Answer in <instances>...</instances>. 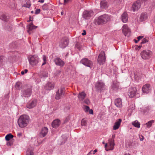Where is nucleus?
Returning a JSON list of instances; mask_svg holds the SVG:
<instances>
[{"mask_svg": "<svg viewBox=\"0 0 155 155\" xmlns=\"http://www.w3.org/2000/svg\"><path fill=\"white\" fill-rule=\"evenodd\" d=\"M54 61L56 65L60 67L63 66L64 64V62L59 58H55L54 60Z\"/></svg>", "mask_w": 155, "mask_h": 155, "instance_id": "nucleus-17", "label": "nucleus"}, {"mask_svg": "<svg viewBox=\"0 0 155 155\" xmlns=\"http://www.w3.org/2000/svg\"><path fill=\"white\" fill-rule=\"evenodd\" d=\"M30 121L29 117L26 115L21 116L18 120V124L20 127L24 128L28 124Z\"/></svg>", "mask_w": 155, "mask_h": 155, "instance_id": "nucleus-1", "label": "nucleus"}, {"mask_svg": "<svg viewBox=\"0 0 155 155\" xmlns=\"http://www.w3.org/2000/svg\"><path fill=\"white\" fill-rule=\"evenodd\" d=\"M138 41L135 40V42L136 43H137L138 42Z\"/></svg>", "mask_w": 155, "mask_h": 155, "instance_id": "nucleus-62", "label": "nucleus"}, {"mask_svg": "<svg viewBox=\"0 0 155 155\" xmlns=\"http://www.w3.org/2000/svg\"><path fill=\"white\" fill-rule=\"evenodd\" d=\"M113 129L114 130H116V122L114 123V125L113 127Z\"/></svg>", "mask_w": 155, "mask_h": 155, "instance_id": "nucleus-46", "label": "nucleus"}, {"mask_svg": "<svg viewBox=\"0 0 155 155\" xmlns=\"http://www.w3.org/2000/svg\"><path fill=\"white\" fill-rule=\"evenodd\" d=\"M60 124L61 121L59 120L56 119L53 121L52 125L54 128H56L59 126Z\"/></svg>", "mask_w": 155, "mask_h": 155, "instance_id": "nucleus-21", "label": "nucleus"}, {"mask_svg": "<svg viewBox=\"0 0 155 155\" xmlns=\"http://www.w3.org/2000/svg\"><path fill=\"white\" fill-rule=\"evenodd\" d=\"M90 109L89 107L88 106H85V111L86 112H88L89 110Z\"/></svg>", "mask_w": 155, "mask_h": 155, "instance_id": "nucleus-41", "label": "nucleus"}, {"mask_svg": "<svg viewBox=\"0 0 155 155\" xmlns=\"http://www.w3.org/2000/svg\"><path fill=\"white\" fill-rule=\"evenodd\" d=\"M48 132V128L46 127H44L42 128L40 132L39 136L41 137H44L46 136Z\"/></svg>", "mask_w": 155, "mask_h": 155, "instance_id": "nucleus-16", "label": "nucleus"}, {"mask_svg": "<svg viewBox=\"0 0 155 155\" xmlns=\"http://www.w3.org/2000/svg\"><path fill=\"white\" fill-rule=\"evenodd\" d=\"M21 84L19 82H17L15 85V87L17 89H19L20 87Z\"/></svg>", "mask_w": 155, "mask_h": 155, "instance_id": "nucleus-37", "label": "nucleus"}, {"mask_svg": "<svg viewBox=\"0 0 155 155\" xmlns=\"http://www.w3.org/2000/svg\"><path fill=\"white\" fill-rule=\"evenodd\" d=\"M151 89L150 85L149 84H146L143 86L142 87V90L144 93H148Z\"/></svg>", "mask_w": 155, "mask_h": 155, "instance_id": "nucleus-18", "label": "nucleus"}, {"mask_svg": "<svg viewBox=\"0 0 155 155\" xmlns=\"http://www.w3.org/2000/svg\"><path fill=\"white\" fill-rule=\"evenodd\" d=\"M86 124L87 120L84 119H82L81 123V125L83 126H86Z\"/></svg>", "mask_w": 155, "mask_h": 155, "instance_id": "nucleus-33", "label": "nucleus"}, {"mask_svg": "<svg viewBox=\"0 0 155 155\" xmlns=\"http://www.w3.org/2000/svg\"><path fill=\"white\" fill-rule=\"evenodd\" d=\"M3 56L0 55V66L2 65V62L3 61Z\"/></svg>", "mask_w": 155, "mask_h": 155, "instance_id": "nucleus-42", "label": "nucleus"}, {"mask_svg": "<svg viewBox=\"0 0 155 155\" xmlns=\"http://www.w3.org/2000/svg\"><path fill=\"white\" fill-rule=\"evenodd\" d=\"M92 151H91L90 152L87 154V155H91L92 154V153H91Z\"/></svg>", "mask_w": 155, "mask_h": 155, "instance_id": "nucleus-54", "label": "nucleus"}, {"mask_svg": "<svg viewBox=\"0 0 155 155\" xmlns=\"http://www.w3.org/2000/svg\"><path fill=\"white\" fill-rule=\"evenodd\" d=\"M86 34V32L85 30L84 31V32L82 33V35H85Z\"/></svg>", "mask_w": 155, "mask_h": 155, "instance_id": "nucleus-51", "label": "nucleus"}, {"mask_svg": "<svg viewBox=\"0 0 155 155\" xmlns=\"http://www.w3.org/2000/svg\"><path fill=\"white\" fill-rule=\"evenodd\" d=\"M54 83L48 82L45 86V89L47 90H50L54 88Z\"/></svg>", "mask_w": 155, "mask_h": 155, "instance_id": "nucleus-19", "label": "nucleus"}, {"mask_svg": "<svg viewBox=\"0 0 155 155\" xmlns=\"http://www.w3.org/2000/svg\"><path fill=\"white\" fill-rule=\"evenodd\" d=\"M101 7L102 9H106L108 7L107 2L105 0L101 1L100 3Z\"/></svg>", "mask_w": 155, "mask_h": 155, "instance_id": "nucleus-23", "label": "nucleus"}, {"mask_svg": "<svg viewBox=\"0 0 155 155\" xmlns=\"http://www.w3.org/2000/svg\"><path fill=\"white\" fill-rule=\"evenodd\" d=\"M105 60L106 58L104 52L101 51L98 58V62L100 64H103L105 63Z\"/></svg>", "mask_w": 155, "mask_h": 155, "instance_id": "nucleus-7", "label": "nucleus"}, {"mask_svg": "<svg viewBox=\"0 0 155 155\" xmlns=\"http://www.w3.org/2000/svg\"><path fill=\"white\" fill-rule=\"evenodd\" d=\"M147 18V15L146 13H142L140 17V21H143Z\"/></svg>", "mask_w": 155, "mask_h": 155, "instance_id": "nucleus-24", "label": "nucleus"}, {"mask_svg": "<svg viewBox=\"0 0 155 155\" xmlns=\"http://www.w3.org/2000/svg\"><path fill=\"white\" fill-rule=\"evenodd\" d=\"M13 136L11 134L7 135L5 137V140H6L8 141L11 139L13 138Z\"/></svg>", "mask_w": 155, "mask_h": 155, "instance_id": "nucleus-30", "label": "nucleus"}, {"mask_svg": "<svg viewBox=\"0 0 155 155\" xmlns=\"http://www.w3.org/2000/svg\"><path fill=\"white\" fill-rule=\"evenodd\" d=\"M28 27V32L29 34H30L31 33L30 32L32 30L36 29L37 27V26L34 25L33 23H31L29 24Z\"/></svg>", "mask_w": 155, "mask_h": 155, "instance_id": "nucleus-26", "label": "nucleus"}, {"mask_svg": "<svg viewBox=\"0 0 155 155\" xmlns=\"http://www.w3.org/2000/svg\"><path fill=\"white\" fill-rule=\"evenodd\" d=\"M113 87L114 88H115V87H116V86H115V85L114 84V82L113 83Z\"/></svg>", "mask_w": 155, "mask_h": 155, "instance_id": "nucleus-58", "label": "nucleus"}, {"mask_svg": "<svg viewBox=\"0 0 155 155\" xmlns=\"http://www.w3.org/2000/svg\"><path fill=\"white\" fill-rule=\"evenodd\" d=\"M143 37L142 36H140L138 37L137 38L138 41H139L140 39L143 38Z\"/></svg>", "mask_w": 155, "mask_h": 155, "instance_id": "nucleus-45", "label": "nucleus"}, {"mask_svg": "<svg viewBox=\"0 0 155 155\" xmlns=\"http://www.w3.org/2000/svg\"><path fill=\"white\" fill-rule=\"evenodd\" d=\"M141 138L140 137V140L142 141L143 140L144 137H143L142 135L141 136Z\"/></svg>", "mask_w": 155, "mask_h": 155, "instance_id": "nucleus-50", "label": "nucleus"}, {"mask_svg": "<svg viewBox=\"0 0 155 155\" xmlns=\"http://www.w3.org/2000/svg\"><path fill=\"white\" fill-rule=\"evenodd\" d=\"M124 155H131L129 153H126Z\"/></svg>", "mask_w": 155, "mask_h": 155, "instance_id": "nucleus-60", "label": "nucleus"}, {"mask_svg": "<svg viewBox=\"0 0 155 155\" xmlns=\"http://www.w3.org/2000/svg\"><path fill=\"white\" fill-rule=\"evenodd\" d=\"M86 94L84 92H82L79 93L78 97V99L81 101L83 100L86 97Z\"/></svg>", "mask_w": 155, "mask_h": 155, "instance_id": "nucleus-25", "label": "nucleus"}, {"mask_svg": "<svg viewBox=\"0 0 155 155\" xmlns=\"http://www.w3.org/2000/svg\"><path fill=\"white\" fill-rule=\"evenodd\" d=\"M29 61L32 66L35 65L38 62L39 58L36 55H32L29 59Z\"/></svg>", "mask_w": 155, "mask_h": 155, "instance_id": "nucleus-6", "label": "nucleus"}, {"mask_svg": "<svg viewBox=\"0 0 155 155\" xmlns=\"http://www.w3.org/2000/svg\"><path fill=\"white\" fill-rule=\"evenodd\" d=\"M84 102L87 104H88L89 103V100L88 99H86L84 100Z\"/></svg>", "mask_w": 155, "mask_h": 155, "instance_id": "nucleus-47", "label": "nucleus"}, {"mask_svg": "<svg viewBox=\"0 0 155 155\" xmlns=\"http://www.w3.org/2000/svg\"><path fill=\"white\" fill-rule=\"evenodd\" d=\"M121 121L122 120L121 119H119L117 121V129L119 128Z\"/></svg>", "mask_w": 155, "mask_h": 155, "instance_id": "nucleus-34", "label": "nucleus"}, {"mask_svg": "<svg viewBox=\"0 0 155 155\" xmlns=\"http://www.w3.org/2000/svg\"><path fill=\"white\" fill-rule=\"evenodd\" d=\"M61 15H63L64 14V12L63 11H62L61 13Z\"/></svg>", "mask_w": 155, "mask_h": 155, "instance_id": "nucleus-59", "label": "nucleus"}, {"mask_svg": "<svg viewBox=\"0 0 155 155\" xmlns=\"http://www.w3.org/2000/svg\"><path fill=\"white\" fill-rule=\"evenodd\" d=\"M97 150H95L94 151H93V152H94V153H93V154H95V153H96L97 152Z\"/></svg>", "mask_w": 155, "mask_h": 155, "instance_id": "nucleus-57", "label": "nucleus"}, {"mask_svg": "<svg viewBox=\"0 0 155 155\" xmlns=\"http://www.w3.org/2000/svg\"><path fill=\"white\" fill-rule=\"evenodd\" d=\"M42 76L44 78H46L48 76V73L47 72L45 71L42 73Z\"/></svg>", "mask_w": 155, "mask_h": 155, "instance_id": "nucleus-40", "label": "nucleus"}, {"mask_svg": "<svg viewBox=\"0 0 155 155\" xmlns=\"http://www.w3.org/2000/svg\"><path fill=\"white\" fill-rule=\"evenodd\" d=\"M65 91V89L63 87L59 89L56 92L55 97L56 99L59 100L62 98L64 95Z\"/></svg>", "mask_w": 155, "mask_h": 155, "instance_id": "nucleus-5", "label": "nucleus"}, {"mask_svg": "<svg viewBox=\"0 0 155 155\" xmlns=\"http://www.w3.org/2000/svg\"><path fill=\"white\" fill-rule=\"evenodd\" d=\"M21 74L22 75H23L25 73V72H24V71H21Z\"/></svg>", "mask_w": 155, "mask_h": 155, "instance_id": "nucleus-56", "label": "nucleus"}, {"mask_svg": "<svg viewBox=\"0 0 155 155\" xmlns=\"http://www.w3.org/2000/svg\"><path fill=\"white\" fill-rule=\"evenodd\" d=\"M89 113L90 114H93V111L92 109H89Z\"/></svg>", "mask_w": 155, "mask_h": 155, "instance_id": "nucleus-44", "label": "nucleus"}, {"mask_svg": "<svg viewBox=\"0 0 155 155\" xmlns=\"http://www.w3.org/2000/svg\"><path fill=\"white\" fill-rule=\"evenodd\" d=\"M44 0H39L38 2H39L42 3L44 2Z\"/></svg>", "mask_w": 155, "mask_h": 155, "instance_id": "nucleus-52", "label": "nucleus"}, {"mask_svg": "<svg viewBox=\"0 0 155 155\" xmlns=\"http://www.w3.org/2000/svg\"><path fill=\"white\" fill-rule=\"evenodd\" d=\"M69 40L67 38H62L59 43V46L61 48H64L67 46L68 45Z\"/></svg>", "mask_w": 155, "mask_h": 155, "instance_id": "nucleus-10", "label": "nucleus"}, {"mask_svg": "<svg viewBox=\"0 0 155 155\" xmlns=\"http://www.w3.org/2000/svg\"><path fill=\"white\" fill-rule=\"evenodd\" d=\"M0 18L5 21H7L8 19V17H7L5 15L3 14L1 16Z\"/></svg>", "mask_w": 155, "mask_h": 155, "instance_id": "nucleus-29", "label": "nucleus"}, {"mask_svg": "<svg viewBox=\"0 0 155 155\" xmlns=\"http://www.w3.org/2000/svg\"><path fill=\"white\" fill-rule=\"evenodd\" d=\"M83 17L85 19H89L93 15V12L92 11H85L83 12Z\"/></svg>", "mask_w": 155, "mask_h": 155, "instance_id": "nucleus-15", "label": "nucleus"}, {"mask_svg": "<svg viewBox=\"0 0 155 155\" xmlns=\"http://www.w3.org/2000/svg\"><path fill=\"white\" fill-rule=\"evenodd\" d=\"M132 124L135 127L139 128L140 127V124L137 120H135L132 123Z\"/></svg>", "mask_w": 155, "mask_h": 155, "instance_id": "nucleus-28", "label": "nucleus"}, {"mask_svg": "<svg viewBox=\"0 0 155 155\" xmlns=\"http://www.w3.org/2000/svg\"><path fill=\"white\" fill-rule=\"evenodd\" d=\"M153 120H150L146 124L147 127H151L152 124L153 123Z\"/></svg>", "mask_w": 155, "mask_h": 155, "instance_id": "nucleus-32", "label": "nucleus"}, {"mask_svg": "<svg viewBox=\"0 0 155 155\" xmlns=\"http://www.w3.org/2000/svg\"><path fill=\"white\" fill-rule=\"evenodd\" d=\"M128 16L126 12L124 13L121 15V19L124 23H126L128 20Z\"/></svg>", "mask_w": 155, "mask_h": 155, "instance_id": "nucleus-22", "label": "nucleus"}, {"mask_svg": "<svg viewBox=\"0 0 155 155\" xmlns=\"http://www.w3.org/2000/svg\"><path fill=\"white\" fill-rule=\"evenodd\" d=\"M102 143H103V144H104V143H105L104 141H103L102 142Z\"/></svg>", "mask_w": 155, "mask_h": 155, "instance_id": "nucleus-64", "label": "nucleus"}, {"mask_svg": "<svg viewBox=\"0 0 155 155\" xmlns=\"http://www.w3.org/2000/svg\"><path fill=\"white\" fill-rule=\"evenodd\" d=\"M31 90L30 88H25L22 90L21 96L28 97L31 95Z\"/></svg>", "mask_w": 155, "mask_h": 155, "instance_id": "nucleus-8", "label": "nucleus"}, {"mask_svg": "<svg viewBox=\"0 0 155 155\" xmlns=\"http://www.w3.org/2000/svg\"><path fill=\"white\" fill-rule=\"evenodd\" d=\"M122 32L125 36L128 37L130 34V31L129 28L127 25L126 24L124 25L122 27Z\"/></svg>", "mask_w": 155, "mask_h": 155, "instance_id": "nucleus-9", "label": "nucleus"}, {"mask_svg": "<svg viewBox=\"0 0 155 155\" xmlns=\"http://www.w3.org/2000/svg\"><path fill=\"white\" fill-rule=\"evenodd\" d=\"M70 0H64V4L65 5Z\"/></svg>", "mask_w": 155, "mask_h": 155, "instance_id": "nucleus-48", "label": "nucleus"}, {"mask_svg": "<svg viewBox=\"0 0 155 155\" xmlns=\"http://www.w3.org/2000/svg\"><path fill=\"white\" fill-rule=\"evenodd\" d=\"M141 3H143L147 1V0H138Z\"/></svg>", "mask_w": 155, "mask_h": 155, "instance_id": "nucleus-49", "label": "nucleus"}, {"mask_svg": "<svg viewBox=\"0 0 155 155\" xmlns=\"http://www.w3.org/2000/svg\"><path fill=\"white\" fill-rule=\"evenodd\" d=\"M37 101L34 99L30 101L27 104L26 107L29 109H31L35 107L37 104Z\"/></svg>", "mask_w": 155, "mask_h": 155, "instance_id": "nucleus-12", "label": "nucleus"}, {"mask_svg": "<svg viewBox=\"0 0 155 155\" xmlns=\"http://www.w3.org/2000/svg\"><path fill=\"white\" fill-rule=\"evenodd\" d=\"M43 60L44 61L43 62L42 64V66L44 65L45 64H46V61L47 59V57L45 55H43Z\"/></svg>", "mask_w": 155, "mask_h": 155, "instance_id": "nucleus-35", "label": "nucleus"}, {"mask_svg": "<svg viewBox=\"0 0 155 155\" xmlns=\"http://www.w3.org/2000/svg\"><path fill=\"white\" fill-rule=\"evenodd\" d=\"M152 54V52L148 50L143 51L140 53L142 58L145 60L148 59L150 58Z\"/></svg>", "mask_w": 155, "mask_h": 155, "instance_id": "nucleus-4", "label": "nucleus"}, {"mask_svg": "<svg viewBox=\"0 0 155 155\" xmlns=\"http://www.w3.org/2000/svg\"><path fill=\"white\" fill-rule=\"evenodd\" d=\"M115 136V134H113L112 138L109 140V145L108 146L107 143L105 144L104 147L106 151L109 150H112L114 149V147L115 145L114 143V138Z\"/></svg>", "mask_w": 155, "mask_h": 155, "instance_id": "nucleus-2", "label": "nucleus"}, {"mask_svg": "<svg viewBox=\"0 0 155 155\" xmlns=\"http://www.w3.org/2000/svg\"><path fill=\"white\" fill-rule=\"evenodd\" d=\"M119 1H120V3L121 2H122V1L121 0H119Z\"/></svg>", "mask_w": 155, "mask_h": 155, "instance_id": "nucleus-63", "label": "nucleus"}, {"mask_svg": "<svg viewBox=\"0 0 155 155\" xmlns=\"http://www.w3.org/2000/svg\"><path fill=\"white\" fill-rule=\"evenodd\" d=\"M122 106L121 99L120 98H117V107L121 108Z\"/></svg>", "mask_w": 155, "mask_h": 155, "instance_id": "nucleus-27", "label": "nucleus"}, {"mask_svg": "<svg viewBox=\"0 0 155 155\" xmlns=\"http://www.w3.org/2000/svg\"><path fill=\"white\" fill-rule=\"evenodd\" d=\"M40 9H36V10H35V13L36 14H38L40 12Z\"/></svg>", "mask_w": 155, "mask_h": 155, "instance_id": "nucleus-43", "label": "nucleus"}, {"mask_svg": "<svg viewBox=\"0 0 155 155\" xmlns=\"http://www.w3.org/2000/svg\"><path fill=\"white\" fill-rule=\"evenodd\" d=\"M80 62L84 65L91 68L93 66V63L87 58H84L82 59L80 61Z\"/></svg>", "mask_w": 155, "mask_h": 155, "instance_id": "nucleus-11", "label": "nucleus"}, {"mask_svg": "<svg viewBox=\"0 0 155 155\" xmlns=\"http://www.w3.org/2000/svg\"><path fill=\"white\" fill-rule=\"evenodd\" d=\"M26 155H33L34 153L32 150H28L27 151Z\"/></svg>", "mask_w": 155, "mask_h": 155, "instance_id": "nucleus-36", "label": "nucleus"}, {"mask_svg": "<svg viewBox=\"0 0 155 155\" xmlns=\"http://www.w3.org/2000/svg\"><path fill=\"white\" fill-rule=\"evenodd\" d=\"M137 90L136 87H132L130 91L129 94L130 97L132 98L134 97L136 94Z\"/></svg>", "mask_w": 155, "mask_h": 155, "instance_id": "nucleus-20", "label": "nucleus"}, {"mask_svg": "<svg viewBox=\"0 0 155 155\" xmlns=\"http://www.w3.org/2000/svg\"><path fill=\"white\" fill-rule=\"evenodd\" d=\"M96 89L100 92L105 89L104 84L102 82L98 81L97 82L95 85Z\"/></svg>", "mask_w": 155, "mask_h": 155, "instance_id": "nucleus-13", "label": "nucleus"}, {"mask_svg": "<svg viewBox=\"0 0 155 155\" xmlns=\"http://www.w3.org/2000/svg\"><path fill=\"white\" fill-rule=\"evenodd\" d=\"M61 138L62 139V141L61 143V144H62L66 142L67 140V138L65 135H62L61 136Z\"/></svg>", "mask_w": 155, "mask_h": 155, "instance_id": "nucleus-31", "label": "nucleus"}, {"mask_svg": "<svg viewBox=\"0 0 155 155\" xmlns=\"http://www.w3.org/2000/svg\"><path fill=\"white\" fill-rule=\"evenodd\" d=\"M148 38H143L142 40V41L141 42V43L144 44L148 42Z\"/></svg>", "mask_w": 155, "mask_h": 155, "instance_id": "nucleus-39", "label": "nucleus"}, {"mask_svg": "<svg viewBox=\"0 0 155 155\" xmlns=\"http://www.w3.org/2000/svg\"><path fill=\"white\" fill-rule=\"evenodd\" d=\"M24 72H25V73H27L28 71V70L27 69H25L24 70Z\"/></svg>", "mask_w": 155, "mask_h": 155, "instance_id": "nucleus-55", "label": "nucleus"}, {"mask_svg": "<svg viewBox=\"0 0 155 155\" xmlns=\"http://www.w3.org/2000/svg\"><path fill=\"white\" fill-rule=\"evenodd\" d=\"M141 47H142V46H139V48L140 49V48H141Z\"/></svg>", "mask_w": 155, "mask_h": 155, "instance_id": "nucleus-61", "label": "nucleus"}, {"mask_svg": "<svg viewBox=\"0 0 155 155\" xmlns=\"http://www.w3.org/2000/svg\"><path fill=\"white\" fill-rule=\"evenodd\" d=\"M42 8L44 10H48V5L46 4H45L42 6Z\"/></svg>", "mask_w": 155, "mask_h": 155, "instance_id": "nucleus-38", "label": "nucleus"}, {"mask_svg": "<svg viewBox=\"0 0 155 155\" xmlns=\"http://www.w3.org/2000/svg\"><path fill=\"white\" fill-rule=\"evenodd\" d=\"M110 20V17L107 15L104 14L102 15L98 18L97 23L98 24H105Z\"/></svg>", "mask_w": 155, "mask_h": 155, "instance_id": "nucleus-3", "label": "nucleus"}, {"mask_svg": "<svg viewBox=\"0 0 155 155\" xmlns=\"http://www.w3.org/2000/svg\"><path fill=\"white\" fill-rule=\"evenodd\" d=\"M21 133H18L17 134L18 136H19V137L21 136Z\"/></svg>", "mask_w": 155, "mask_h": 155, "instance_id": "nucleus-53", "label": "nucleus"}, {"mask_svg": "<svg viewBox=\"0 0 155 155\" xmlns=\"http://www.w3.org/2000/svg\"><path fill=\"white\" fill-rule=\"evenodd\" d=\"M141 3L138 0L134 2L132 6V10L135 11L138 10L141 7Z\"/></svg>", "mask_w": 155, "mask_h": 155, "instance_id": "nucleus-14", "label": "nucleus"}]
</instances>
